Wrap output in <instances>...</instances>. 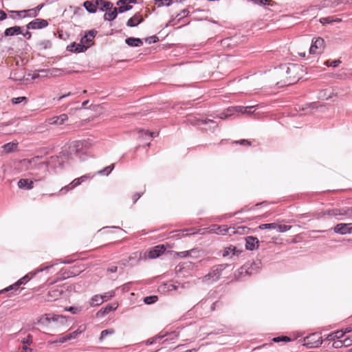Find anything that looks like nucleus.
Returning a JSON list of instances; mask_svg holds the SVG:
<instances>
[{
	"label": "nucleus",
	"instance_id": "1",
	"mask_svg": "<svg viewBox=\"0 0 352 352\" xmlns=\"http://www.w3.org/2000/svg\"><path fill=\"white\" fill-rule=\"evenodd\" d=\"M245 228V227H239V228H238V230H239V229L244 230ZM180 232L182 234H179V236H184L195 234L196 233L203 234L206 232L221 234H228L231 235L232 234H234L236 232H239V230L236 231L234 228H228L226 226H219L214 225L209 230H208V228L199 229V230H198L197 232H195L193 229H186L182 231H180Z\"/></svg>",
	"mask_w": 352,
	"mask_h": 352
},
{
	"label": "nucleus",
	"instance_id": "2",
	"mask_svg": "<svg viewBox=\"0 0 352 352\" xmlns=\"http://www.w3.org/2000/svg\"><path fill=\"white\" fill-rule=\"evenodd\" d=\"M96 34L97 31L95 30H89L82 37L80 43L76 44V43H73L70 45L67 46V50L77 53L86 51L87 48L94 44V38Z\"/></svg>",
	"mask_w": 352,
	"mask_h": 352
},
{
	"label": "nucleus",
	"instance_id": "3",
	"mask_svg": "<svg viewBox=\"0 0 352 352\" xmlns=\"http://www.w3.org/2000/svg\"><path fill=\"white\" fill-rule=\"evenodd\" d=\"M283 70H285L287 76V81L285 82L288 85L293 84L298 81L301 76L302 67L300 65L297 64H289L288 65H284L283 67Z\"/></svg>",
	"mask_w": 352,
	"mask_h": 352
},
{
	"label": "nucleus",
	"instance_id": "4",
	"mask_svg": "<svg viewBox=\"0 0 352 352\" xmlns=\"http://www.w3.org/2000/svg\"><path fill=\"white\" fill-rule=\"evenodd\" d=\"M228 266L227 264L217 265L212 267L210 271L201 278V281L211 284L219 280L222 272Z\"/></svg>",
	"mask_w": 352,
	"mask_h": 352
},
{
	"label": "nucleus",
	"instance_id": "5",
	"mask_svg": "<svg viewBox=\"0 0 352 352\" xmlns=\"http://www.w3.org/2000/svg\"><path fill=\"white\" fill-rule=\"evenodd\" d=\"M88 147L89 144L86 141H74L69 144L68 152L71 156L75 155L81 160L82 155L86 154Z\"/></svg>",
	"mask_w": 352,
	"mask_h": 352
},
{
	"label": "nucleus",
	"instance_id": "6",
	"mask_svg": "<svg viewBox=\"0 0 352 352\" xmlns=\"http://www.w3.org/2000/svg\"><path fill=\"white\" fill-rule=\"evenodd\" d=\"M39 322L45 325L53 322L55 324L54 327H58L60 325H64L67 322V319L62 315L45 314L41 318Z\"/></svg>",
	"mask_w": 352,
	"mask_h": 352
},
{
	"label": "nucleus",
	"instance_id": "7",
	"mask_svg": "<svg viewBox=\"0 0 352 352\" xmlns=\"http://www.w3.org/2000/svg\"><path fill=\"white\" fill-rule=\"evenodd\" d=\"M261 265V263L260 261L253 262L252 263H246L235 273V277L236 278H239L241 276L252 275L260 269Z\"/></svg>",
	"mask_w": 352,
	"mask_h": 352
},
{
	"label": "nucleus",
	"instance_id": "8",
	"mask_svg": "<svg viewBox=\"0 0 352 352\" xmlns=\"http://www.w3.org/2000/svg\"><path fill=\"white\" fill-rule=\"evenodd\" d=\"M324 49V41L321 37L313 38L311 45L309 48V54H320Z\"/></svg>",
	"mask_w": 352,
	"mask_h": 352
},
{
	"label": "nucleus",
	"instance_id": "9",
	"mask_svg": "<svg viewBox=\"0 0 352 352\" xmlns=\"http://www.w3.org/2000/svg\"><path fill=\"white\" fill-rule=\"evenodd\" d=\"M322 342V337L317 333H312L305 338V344L311 348L318 347Z\"/></svg>",
	"mask_w": 352,
	"mask_h": 352
},
{
	"label": "nucleus",
	"instance_id": "10",
	"mask_svg": "<svg viewBox=\"0 0 352 352\" xmlns=\"http://www.w3.org/2000/svg\"><path fill=\"white\" fill-rule=\"evenodd\" d=\"M292 226H286V225H282V224H278L276 223H263L261 224L258 226V228L260 230H265V229H274L276 230L279 232H285L291 229Z\"/></svg>",
	"mask_w": 352,
	"mask_h": 352
},
{
	"label": "nucleus",
	"instance_id": "11",
	"mask_svg": "<svg viewBox=\"0 0 352 352\" xmlns=\"http://www.w3.org/2000/svg\"><path fill=\"white\" fill-rule=\"evenodd\" d=\"M48 22L45 19H36L26 25L27 30H37L46 28Z\"/></svg>",
	"mask_w": 352,
	"mask_h": 352
},
{
	"label": "nucleus",
	"instance_id": "12",
	"mask_svg": "<svg viewBox=\"0 0 352 352\" xmlns=\"http://www.w3.org/2000/svg\"><path fill=\"white\" fill-rule=\"evenodd\" d=\"M333 230L336 233L340 234H346L352 232V223H338L337 224Z\"/></svg>",
	"mask_w": 352,
	"mask_h": 352
},
{
	"label": "nucleus",
	"instance_id": "13",
	"mask_svg": "<svg viewBox=\"0 0 352 352\" xmlns=\"http://www.w3.org/2000/svg\"><path fill=\"white\" fill-rule=\"evenodd\" d=\"M63 292V290L60 289L58 286H54L50 288L47 292V300L48 301H54L58 299Z\"/></svg>",
	"mask_w": 352,
	"mask_h": 352
},
{
	"label": "nucleus",
	"instance_id": "14",
	"mask_svg": "<svg viewBox=\"0 0 352 352\" xmlns=\"http://www.w3.org/2000/svg\"><path fill=\"white\" fill-rule=\"evenodd\" d=\"M259 241L256 237L249 236L245 238V248L254 250L258 248Z\"/></svg>",
	"mask_w": 352,
	"mask_h": 352
},
{
	"label": "nucleus",
	"instance_id": "15",
	"mask_svg": "<svg viewBox=\"0 0 352 352\" xmlns=\"http://www.w3.org/2000/svg\"><path fill=\"white\" fill-rule=\"evenodd\" d=\"M68 120V116L67 114L63 113L58 116H54L47 119V122L49 124H55V125H61L65 121Z\"/></svg>",
	"mask_w": 352,
	"mask_h": 352
},
{
	"label": "nucleus",
	"instance_id": "16",
	"mask_svg": "<svg viewBox=\"0 0 352 352\" xmlns=\"http://www.w3.org/2000/svg\"><path fill=\"white\" fill-rule=\"evenodd\" d=\"M165 250L166 248L164 245H157L149 251L148 256L150 258H155L162 255Z\"/></svg>",
	"mask_w": 352,
	"mask_h": 352
},
{
	"label": "nucleus",
	"instance_id": "17",
	"mask_svg": "<svg viewBox=\"0 0 352 352\" xmlns=\"http://www.w3.org/2000/svg\"><path fill=\"white\" fill-rule=\"evenodd\" d=\"M188 122H190L192 124L194 125H199V124H212V127H217V124L216 122L210 119H197L196 118H190L188 119Z\"/></svg>",
	"mask_w": 352,
	"mask_h": 352
},
{
	"label": "nucleus",
	"instance_id": "18",
	"mask_svg": "<svg viewBox=\"0 0 352 352\" xmlns=\"http://www.w3.org/2000/svg\"><path fill=\"white\" fill-rule=\"evenodd\" d=\"M30 279V278H29L28 275H25V276H23V278H20L16 283H15L14 284L8 287L7 288L4 289H2L1 291H0V293H3L5 292H8L10 290H13V289H15L16 290L18 289V287L21 285H23V284H25Z\"/></svg>",
	"mask_w": 352,
	"mask_h": 352
},
{
	"label": "nucleus",
	"instance_id": "19",
	"mask_svg": "<svg viewBox=\"0 0 352 352\" xmlns=\"http://www.w3.org/2000/svg\"><path fill=\"white\" fill-rule=\"evenodd\" d=\"M23 33L22 28L20 26H13L6 29L4 35L6 36H12L19 35Z\"/></svg>",
	"mask_w": 352,
	"mask_h": 352
},
{
	"label": "nucleus",
	"instance_id": "20",
	"mask_svg": "<svg viewBox=\"0 0 352 352\" xmlns=\"http://www.w3.org/2000/svg\"><path fill=\"white\" fill-rule=\"evenodd\" d=\"M98 2H100V3H102L99 0L86 1L84 3V7L87 10V12L90 13H95L97 10L96 4H98Z\"/></svg>",
	"mask_w": 352,
	"mask_h": 352
},
{
	"label": "nucleus",
	"instance_id": "21",
	"mask_svg": "<svg viewBox=\"0 0 352 352\" xmlns=\"http://www.w3.org/2000/svg\"><path fill=\"white\" fill-rule=\"evenodd\" d=\"M142 21L143 19L140 13H136L127 21L126 25L129 27H135L142 23Z\"/></svg>",
	"mask_w": 352,
	"mask_h": 352
},
{
	"label": "nucleus",
	"instance_id": "22",
	"mask_svg": "<svg viewBox=\"0 0 352 352\" xmlns=\"http://www.w3.org/2000/svg\"><path fill=\"white\" fill-rule=\"evenodd\" d=\"M12 123L13 121L12 120L6 122H0V135L12 134L14 131L8 128V126Z\"/></svg>",
	"mask_w": 352,
	"mask_h": 352
},
{
	"label": "nucleus",
	"instance_id": "23",
	"mask_svg": "<svg viewBox=\"0 0 352 352\" xmlns=\"http://www.w3.org/2000/svg\"><path fill=\"white\" fill-rule=\"evenodd\" d=\"M18 142L16 141H13L7 144H5L1 146L3 149V151L6 153H12L15 151L17 149Z\"/></svg>",
	"mask_w": 352,
	"mask_h": 352
},
{
	"label": "nucleus",
	"instance_id": "24",
	"mask_svg": "<svg viewBox=\"0 0 352 352\" xmlns=\"http://www.w3.org/2000/svg\"><path fill=\"white\" fill-rule=\"evenodd\" d=\"M18 186L19 188H25L30 190L34 187V183L32 180L28 179H21L18 182Z\"/></svg>",
	"mask_w": 352,
	"mask_h": 352
},
{
	"label": "nucleus",
	"instance_id": "25",
	"mask_svg": "<svg viewBox=\"0 0 352 352\" xmlns=\"http://www.w3.org/2000/svg\"><path fill=\"white\" fill-rule=\"evenodd\" d=\"M328 214L329 215H346L349 217H352V208H349L347 210H333L329 211Z\"/></svg>",
	"mask_w": 352,
	"mask_h": 352
},
{
	"label": "nucleus",
	"instance_id": "26",
	"mask_svg": "<svg viewBox=\"0 0 352 352\" xmlns=\"http://www.w3.org/2000/svg\"><path fill=\"white\" fill-rule=\"evenodd\" d=\"M108 12H107L105 14H104V20L106 21H113V19H115L118 15V9L117 8H112L111 10H107Z\"/></svg>",
	"mask_w": 352,
	"mask_h": 352
},
{
	"label": "nucleus",
	"instance_id": "27",
	"mask_svg": "<svg viewBox=\"0 0 352 352\" xmlns=\"http://www.w3.org/2000/svg\"><path fill=\"white\" fill-rule=\"evenodd\" d=\"M127 45L132 47H139L143 45V42L140 38L129 37L125 40Z\"/></svg>",
	"mask_w": 352,
	"mask_h": 352
},
{
	"label": "nucleus",
	"instance_id": "28",
	"mask_svg": "<svg viewBox=\"0 0 352 352\" xmlns=\"http://www.w3.org/2000/svg\"><path fill=\"white\" fill-rule=\"evenodd\" d=\"M256 106H248V107H241V106H237L234 107V111L236 112H239L243 114L247 113V114H251L252 113V109H254Z\"/></svg>",
	"mask_w": 352,
	"mask_h": 352
},
{
	"label": "nucleus",
	"instance_id": "29",
	"mask_svg": "<svg viewBox=\"0 0 352 352\" xmlns=\"http://www.w3.org/2000/svg\"><path fill=\"white\" fill-rule=\"evenodd\" d=\"M85 329H86L85 326L81 325L78 327V329L77 330L68 333L67 335L69 336V340H71L76 339L78 336V335L82 333L85 330Z\"/></svg>",
	"mask_w": 352,
	"mask_h": 352
},
{
	"label": "nucleus",
	"instance_id": "30",
	"mask_svg": "<svg viewBox=\"0 0 352 352\" xmlns=\"http://www.w3.org/2000/svg\"><path fill=\"white\" fill-rule=\"evenodd\" d=\"M103 302L104 301L102 300V296L97 294L91 298L90 300V305L92 307L98 306L101 305Z\"/></svg>",
	"mask_w": 352,
	"mask_h": 352
},
{
	"label": "nucleus",
	"instance_id": "31",
	"mask_svg": "<svg viewBox=\"0 0 352 352\" xmlns=\"http://www.w3.org/2000/svg\"><path fill=\"white\" fill-rule=\"evenodd\" d=\"M80 184H81V182L79 179V178H76V179H74L69 185L62 188L60 191H63L65 190L66 191L72 190V189L74 188L75 187L78 186V185H80Z\"/></svg>",
	"mask_w": 352,
	"mask_h": 352
},
{
	"label": "nucleus",
	"instance_id": "32",
	"mask_svg": "<svg viewBox=\"0 0 352 352\" xmlns=\"http://www.w3.org/2000/svg\"><path fill=\"white\" fill-rule=\"evenodd\" d=\"M43 6L41 4V5H38L35 8L25 10H26L25 13H28V16H29L35 17L38 14V12L41 10Z\"/></svg>",
	"mask_w": 352,
	"mask_h": 352
},
{
	"label": "nucleus",
	"instance_id": "33",
	"mask_svg": "<svg viewBox=\"0 0 352 352\" xmlns=\"http://www.w3.org/2000/svg\"><path fill=\"white\" fill-rule=\"evenodd\" d=\"M114 168V164H111L109 166L105 167L102 170L98 171V175H108Z\"/></svg>",
	"mask_w": 352,
	"mask_h": 352
},
{
	"label": "nucleus",
	"instance_id": "34",
	"mask_svg": "<svg viewBox=\"0 0 352 352\" xmlns=\"http://www.w3.org/2000/svg\"><path fill=\"white\" fill-rule=\"evenodd\" d=\"M234 111H234V107L229 108L226 110V112L221 113L219 117L221 119H226V118H228L229 116H232Z\"/></svg>",
	"mask_w": 352,
	"mask_h": 352
},
{
	"label": "nucleus",
	"instance_id": "35",
	"mask_svg": "<svg viewBox=\"0 0 352 352\" xmlns=\"http://www.w3.org/2000/svg\"><path fill=\"white\" fill-rule=\"evenodd\" d=\"M165 336V335H157L156 336H154L151 338H149L146 341V345H151V344H153V343H155L157 340L158 339H162Z\"/></svg>",
	"mask_w": 352,
	"mask_h": 352
},
{
	"label": "nucleus",
	"instance_id": "36",
	"mask_svg": "<svg viewBox=\"0 0 352 352\" xmlns=\"http://www.w3.org/2000/svg\"><path fill=\"white\" fill-rule=\"evenodd\" d=\"M113 333H114V331L113 329H105V330L102 331V332L100 333V340L102 341V340H104L106 338V336H107L109 335H111Z\"/></svg>",
	"mask_w": 352,
	"mask_h": 352
},
{
	"label": "nucleus",
	"instance_id": "37",
	"mask_svg": "<svg viewBox=\"0 0 352 352\" xmlns=\"http://www.w3.org/2000/svg\"><path fill=\"white\" fill-rule=\"evenodd\" d=\"M119 8H118V11L120 13L124 12L126 11L130 10L132 8L131 6H129V4H122V5H118Z\"/></svg>",
	"mask_w": 352,
	"mask_h": 352
},
{
	"label": "nucleus",
	"instance_id": "38",
	"mask_svg": "<svg viewBox=\"0 0 352 352\" xmlns=\"http://www.w3.org/2000/svg\"><path fill=\"white\" fill-rule=\"evenodd\" d=\"M157 300V297L156 296H151L145 297L144 299V302L146 304L150 305V304H152V303H154L155 302H156Z\"/></svg>",
	"mask_w": 352,
	"mask_h": 352
},
{
	"label": "nucleus",
	"instance_id": "39",
	"mask_svg": "<svg viewBox=\"0 0 352 352\" xmlns=\"http://www.w3.org/2000/svg\"><path fill=\"white\" fill-rule=\"evenodd\" d=\"M65 310L67 311H69V312L72 313L73 314H76L81 311V309L79 307H65Z\"/></svg>",
	"mask_w": 352,
	"mask_h": 352
},
{
	"label": "nucleus",
	"instance_id": "40",
	"mask_svg": "<svg viewBox=\"0 0 352 352\" xmlns=\"http://www.w3.org/2000/svg\"><path fill=\"white\" fill-rule=\"evenodd\" d=\"M114 295H115V292L113 291H110V292H108L101 296H102L103 301L104 302V301H107L108 300H109L111 298L114 296Z\"/></svg>",
	"mask_w": 352,
	"mask_h": 352
},
{
	"label": "nucleus",
	"instance_id": "41",
	"mask_svg": "<svg viewBox=\"0 0 352 352\" xmlns=\"http://www.w3.org/2000/svg\"><path fill=\"white\" fill-rule=\"evenodd\" d=\"M341 63V61L339 60H327L326 61L325 63V65L327 66V67H338L340 64Z\"/></svg>",
	"mask_w": 352,
	"mask_h": 352
},
{
	"label": "nucleus",
	"instance_id": "42",
	"mask_svg": "<svg viewBox=\"0 0 352 352\" xmlns=\"http://www.w3.org/2000/svg\"><path fill=\"white\" fill-rule=\"evenodd\" d=\"M27 101V98L24 96L13 98L12 99V102L14 104L21 103L22 102Z\"/></svg>",
	"mask_w": 352,
	"mask_h": 352
},
{
	"label": "nucleus",
	"instance_id": "43",
	"mask_svg": "<svg viewBox=\"0 0 352 352\" xmlns=\"http://www.w3.org/2000/svg\"><path fill=\"white\" fill-rule=\"evenodd\" d=\"M344 336V332L342 330L337 331L332 333L331 336L333 338L341 339Z\"/></svg>",
	"mask_w": 352,
	"mask_h": 352
},
{
	"label": "nucleus",
	"instance_id": "44",
	"mask_svg": "<svg viewBox=\"0 0 352 352\" xmlns=\"http://www.w3.org/2000/svg\"><path fill=\"white\" fill-rule=\"evenodd\" d=\"M320 22L322 24L331 23L333 22V18L332 16L322 17L320 19Z\"/></svg>",
	"mask_w": 352,
	"mask_h": 352
},
{
	"label": "nucleus",
	"instance_id": "45",
	"mask_svg": "<svg viewBox=\"0 0 352 352\" xmlns=\"http://www.w3.org/2000/svg\"><path fill=\"white\" fill-rule=\"evenodd\" d=\"M234 250H235V248L234 247L227 248L223 251V256H226L230 255L231 253L232 254H234Z\"/></svg>",
	"mask_w": 352,
	"mask_h": 352
},
{
	"label": "nucleus",
	"instance_id": "46",
	"mask_svg": "<svg viewBox=\"0 0 352 352\" xmlns=\"http://www.w3.org/2000/svg\"><path fill=\"white\" fill-rule=\"evenodd\" d=\"M192 251H193V250H192L190 251H183V252H176L175 254L177 256H179L181 258H186V257L190 256V253Z\"/></svg>",
	"mask_w": 352,
	"mask_h": 352
},
{
	"label": "nucleus",
	"instance_id": "47",
	"mask_svg": "<svg viewBox=\"0 0 352 352\" xmlns=\"http://www.w3.org/2000/svg\"><path fill=\"white\" fill-rule=\"evenodd\" d=\"M164 286L167 288L168 291H173L178 289L179 285H176L175 284L167 283Z\"/></svg>",
	"mask_w": 352,
	"mask_h": 352
},
{
	"label": "nucleus",
	"instance_id": "48",
	"mask_svg": "<svg viewBox=\"0 0 352 352\" xmlns=\"http://www.w3.org/2000/svg\"><path fill=\"white\" fill-rule=\"evenodd\" d=\"M290 340V338L287 336H278L276 337L273 339V341L275 342H278L280 341H289Z\"/></svg>",
	"mask_w": 352,
	"mask_h": 352
},
{
	"label": "nucleus",
	"instance_id": "49",
	"mask_svg": "<svg viewBox=\"0 0 352 352\" xmlns=\"http://www.w3.org/2000/svg\"><path fill=\"white\" fill-rule=\"evenodd\" d=\"M138 133L140 134L141 137H142V138L144 135H148L150 137H153V134H154L153 133L148 132V131H144L143 129H140L138 131Z\"/></svg>",
	"mask_w": 352,
	"mask_h": 352
},
{
	"label": "nucleus",
	"instance_id": "50",
	"mask_svg": "<svg viewBox=\"0 0 352 352\" xmlns=\"http://www.w3.org/2000/svg\"><path fill=\"white\" fill-rule=\"evenodd\" d=\"M92 177H93V176L91 175L90 174H87V175H82L78 178L80 180L81 183H82V182H85L87 179H91Z\"/></svg>",
	"mask_w": 352,
	"mask_h": 352
},
{
	"label": "nucleus",
	"instance_id": "51",
	"mask_svg": "<svg viewBox=\"0 0 352 352\" xmlns=\"http://www.w3.org/2000/svg\"><path fill=\"white\" fill-rule=\"evenodd\" d=\"M135 0H119L117 2V5L129 4L131 3H135Z\"/></svg>",
	"mask_w": 352,
	"mask_h": 352
},
{
	"label": "nucleus",
	"instance_id": "52",
	"mask_svg": "<svg viewBox=\"0 0 352 352\" xmlns=\"http://www.w3.org/2000/svg\"><path fill=\"white\" fill-rule=\"evenodd\" d=\"M115 309H116V307H113L111 305H107L104 308L103 314H109L111 311H112Z\"/></svg>",
	"mask_w": 352,
	"mask_h": 352
},
{
	"label": "nucleus",
	"instance_id": "53",
	"mask_svg": "<svg viewBox=\"0 0 352 352\" xmlns=\"http://www.w3.org/2000/svg\"><path fill=\"white\" fill-rule=\"evenodd\" d=\"M68 340H70L69 338L68 335H65V336H63L60 338L58 340H57V342H58L59 344L64 343Z\"/></svg>",
	"mask_w": 352,
	"mask_h": 352
},
{
	"label": "nucleus",
	"instance_id": "54",
	"mask_svg": "<svg viewBox=\"0 0 352 352\" xmlns=\"http://www.w3.org/2000/svg\"><path fill=\"white\" fill-rule=\"evenodd\" d=\"M32 336L29 335L27 338H24L23 340H22V342L23 344H30V343H32Z\"/></svg>",
	"mask_w": 352,
	"mask_h": 352
},
{
	"label": "nucleus",
	"instance_id": "55",
	"mask_svg": "<svg viewBox=\"0 0 352 352\" xmlns=\"http://www.w3.org/2000/svg\"><path fill=\"white\" fill-rule=\"evenodd\" d=\"M344 344L346 346L351 345L352 344V337L346 338L344 339Z\"/></svg>",
	"mask_w": 352,
	"mask_h": 352
},
{
	"label": "nucleus",
	"instance_id": "56",
	"mask_svg": "<svg viewBox=\"0 0 352 352\" xmlns=\"http://www.w3.org/2000/svg\"><path fill=\"white\" fill-rule=\"evenodd\" d=\"M236 143H239L240 144H242V145H250L251 143L250 141L247 140H241L239 142H236Z\"/></svg>",
	"mask_w": 352,
	"mask_h": 352
},
{
	"label": "nucleus",
	"instance_id": "57",
	"mask_svg": "<svg viewBox=\"0 0 352 352\" xmlns=\"http://www.w3.org/2000/svg\"><path fill=\"white\" fill-rule=\"evenodd\" d=\"M11 14H16L18 16L21 17L22 13H25L26 10H20V11H10Z\"/></svg>",
	"mask_w": 352,
	"mask_h": 352
},
{
	"label": "nucleus",
	"instance_id": "58",
	"mask_svg": "<svg viewBox=\"0 0 352 352\" xmlns=\"http://www.w3.org/2000/svg\"><path fill=\"white\" fill-rule=\"evenodd\" d=\"M157 40H158L157 37L154 36H151V37L147 38L146 41H148L149 43H155Z\"/></svg>",
	"mask_w": 352,
	"mask_h": 352
},
{
	"label": "nucleus",
	"instance_id": "59",
	"mask_svg": "<svg viewBox=\"0 0 352 352\" xmlns=\"http://www.w3.org/2000/svg\"><path fill=\"white\" fill-rule=\"evenodd\" d=\"M6 18H7L6 13L3 10H0V21H3V20L6 19Z\"/></svg>",
	"mask_w": 352,
	"mask_h": 352
},
{
	"label": "nucleus",
	"instance_id": "60",
	"mask_svg": "<svg viewBox=\"0 0 352 352\" xmlns=\"http://www.w3.org/2000/svg\"><path fill=\"white\" fill-rule=\"evenodd\" d=\"M333 344H334V345H335V346H336V347H337V348H338V347H340V346H342V345H344V340H338V341H337V342H335L333 343Z\"/></svg>",
	"mask_w": 352,
	"mask_h": 352
},
{
	"label": "nucleus",
	"instance_id": "61",
	"mask_svg": "<svg viewBox=\"0 0 352 352\" xmlns=\"http://www.w3.org/2000/svg\"><path fill=\"white\" fill-rule=\"evenodd\" d=\"M156 1H160L162 5L169 6L171 3V0H155Z\"/></svg>",
	"mask_w": 352,
	"mask_h": 352
},
{
	"label": "nucleus",
	"instance_id": "62",
	"mask_svg": "<svg viewBox=\"0 0 352 352\" xmlns=\"http://www.w3.org/2000/svg\"><path fill=\"white\" fill-rule=\"evenodd\" d=\"M23 34V36L27 38V39H30L31 38V36H32V34L30 32L28 31V30L24 32V33H22Z\"/></svg>",
	"mask_w": 352,
	"mask_h": 352
},
{
	"label": "nucleus",
	"instance_id": "63",
	"mask_svg": "<svg viewBox=\"0 0 352 352\" xmlns=\"http://www.w3.org/2000/svg\"><path fill=\"white\" fill-rule=\"evenodd\" d=\"M117 270H118V267H116V266H112L107 269V271L109 272H111V273L116 272H117Z\"/></svg>",
	"mask_w": 352,
	"mask_h": 352
},
{
	"label": "nucleus",
	"instance_id": "64",
	"mask_svg": "<svg viewBox=\"0 0 352 352\" xmlns=\"http://www.w3.org/2000/svg\"><path fill=\"white\" fill-rule=\"evenodd\" d=\"M141 197V194L136 193L133 196V203H135Z\"/></svg>",
	"mask_w": 352,
	"mask_h": 352
}]
</instances>
